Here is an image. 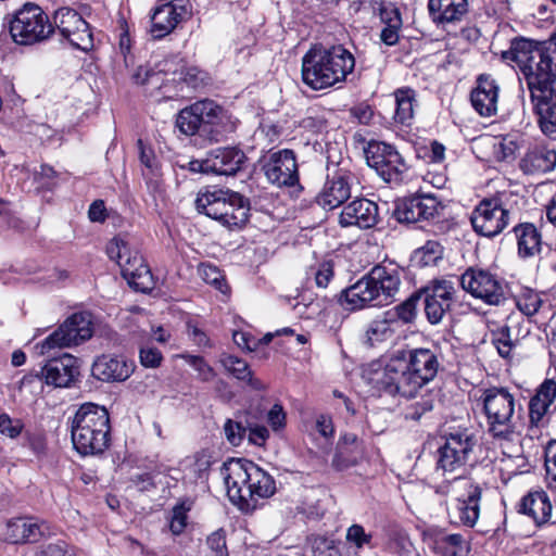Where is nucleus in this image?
I'll return each instance as SVG.
<instances>
[{
    "instance_id": "1",
    "label": "nucleus",
    "mask_w": 556,
    "mask_h": 556,
    "mask_svg": "<svg viewBox=\"0 0 556 556\" xmlns=\"http://www.w3.org/2000/svg\"><path fill=\"white\" fill-rule=\"evenodd\" d=\"M227 495L242 511L255 509L257 501L270 497L275 480L253 462L231 458L220 467Z\"/></svg>"
},
{
    "instance_id": "2",
    "label": "nucleus",
    "mask_w": 556,
    "mask_h": 556,
    "mask_svg": "<svg viewBox=\"0 0 556 556\" xmlns=\"http://www.w3.org/2000/svg\"><path fill=\"white\" fill-rule=\"evenodd\" d=\"M239 119L210 99L198 100L181 109L175 126L185 136H199L210 142H219L236 131Z\"/></svg>"
},
{
    "instance_id": "3",
    "label": "nucleus",
    "mask_w": 556,
    "mask_h": 556,
    "mask_svg": "<svg viewBox=\"0 0 556 556\" xmlns=\"http://www.w3.org/2000/svg\"><path fill=\"white\" fill-rule=\"evenodd\" d=\"M355 67V58L343 45L316 46L302 59V79L313 90L344 83Z\"/></svg>"
},
{
    "instance_id": "4",
    "label": "nucleus",
    "mask_w": 556,
    "mask_h": 556,
    "mask_svg": "<svg viewBox=\"0 0 556 556\" xmlns=\"http://www.w3.org/2000/svg\"><path fill=\"white\" fill-rule=\"evenodd\" d=\"M401 286L394 267L375 266L355 283L341 291L339 301L348 311H361L391 303Z\"/></svg>"
},
{
    "instance_id": "5",
    "label": "nucleus",
    "mask_w": 556,
    "mask_h": 556,
    "mask_svg": "<svg viewBox=\"0 0 556 556\" xmlns=\"http://www.w3.org/2000/svg\"><path fill=\"white\" fill-rule=\"evenodd\" d=\"M503 59L519 68L530 90V96L539 90L556 85L553 72V58L543 43L520 38L511 41L510 48L504 51Z\"/></svg>"
},
{
    "instance_id": "6",
    "label": "nucleus",
    "mask_w": 556,
    "mask_h": 556,
    "mask_svg": "<svg viewBox=\"0 0 556 556\" xmlns=\"http://www.w3.org/2000/svg\"><path fill=\"white\" fill-rule=\"evenodd\" d=\"M74 448L83 456L102 454L110 445V414L104 406L85 403L71 421Z\"/></svg>"
},
{
    "instance_id": "7",
    "label": "nucleus",
    "mask_w": 556,
    "mask_h": 556,
    "mask_svg": "<svg viewBox=\"0 0 556 556\" xmlns=\"http://www.w3.org/2000/svg\"><path fill=\"white\" fill-rule=\"evenodd\" d=\"M481 402L488 433L498 442H513L518 437L515 396L505 388H490L483 391Z\"/></svg>"
},
{
    "instance_id": "8",
    "label": "nucleus",
    "mask_w": 556,
    "mask_h": 556,
    "mask_svg": "<svg viewBox=\"0 0 556 556\" xmlns=\"http://www.w3.org/2000/svg\"><path fill=\"white\" fill-rule=\"evenodd\" d=\"M363 377L372 389L389 395L399 394L412 397L421 389L401 352L389 358L383 365L381 363L370 364Z\"/></svg>"
},
{
    "instance_id": "9",
    "label": "nucleus",
    "mask_w": 556,
    "mask_h": 556,
    "mask_svg": "<svg viewBox=\"0 0 556 556\" xmlns=\"http://www.w3.org/2000/svg\"><path fill=\"white\" fill-rule=\"evenodd\" d=\"M478 444L477 432L469 428H457L444 435V443L437 451V470L452 478L465 477L473 463Z\"/></svg>"
},
{
    "instance_id": "10",
    "label": "nucleus",
    "mask_w": 556,
    "mask_h": 556,
    "mask_svg": "<svg viewBox=\"0 0 556 556\" xmlns=\"http://www.w3.org/2000/svg\"><path fill=\"white\" fill-rule=\"evenodd\" d=\"M106 254L118 264L123 277L135 290L147 292L152 288L151 271L128 236L118 235L110 240Z\"/></svg>"
},
{
    "instance_id": "11",
    "label": "nucleus",
    "mask_w": 556,
    "mask_h": 556,
    "mask_svg": "<svg viewBox=\"0 0 556 556\" xmlns=\"http://www.w3.org/2000/svg\"><path fill=\"white\" fill-rule=\"evenodd\" d=\"M8 23L10 35L17 45L39 43L54 33V26L47 13L34 3H25L8 18Z\"/></svg>"
},
{
    "instance_id": "12",
    "label": "nucleus",
    "mask_w": 556,
    "mask_h": 556,
    "mask_svg": "<svg viewBox=\"0 0 556 556\" xmlns=\"http://www.w3.org/2000/svg\"><path fill=\"white\" fill-rule=\"evenodd\" d=\"M417 296H409L401 304L383 312L371 320L365 331V339L369 345L392 340L401 336L406 326L416 318Z\"/></svg>"
},
{
    "instance_id": "13",
    "label": "nucleus",
    "mask_w": 556,
    "mask_h": 556,
    "mask_svg": "<svg viewBox=\"0 0 556 556\" xmlns=\"http://www.w3.org/2000/svg\"><path fill=\"white\" fill-rule=\"evenodd\" d=\"M440 490L451 494L455 501L451 517L455 522L473 527L480 515L481 489L467 477L446 478Z\"/></svg>"
},
{
    "instance_id": "14",
    "label": "nucleus",
    "mask_w": 556,
    "mask_h": 556,
    "mask_svg": "<svg viewBox=\"0 0 556 556\" xmlns=\"http://www.w3.org/2000/svg\"><path fill=\"white\" fill-rule=\"evenodd\" d=\"M93 328L91 314L75 313L70 316L56 330L36 344L39 354H50L56 349L78 345L92 337Z\"/></svg>"
},
{
    "instance_id": "15",
    "label": "nucleus",
    "mask_w": 556,
    "mask_h": 556,
    "mask_svg": "<svg viewBox=\"0 0 556 556\" xmlns=\"http://www.w3.org/2000/svg\"><path fill=\"white\" fill-rule=\"evenodd\" d=\"M459 282L466 292L488 305L498 306L507 299L505 280L489 269L469 267L460 276Z\"/></svg>"
},
{
    "instance_id": "16",
    "label": "nucleus",
    "mask_w": 556,
    "mask_h": 556,
    "mask_svg": "<svg viewBox=\"0 0 556 556\" xmlns=\"http://www.w3.org/2000/svg\"><path fill=\"white\" fill-rule=\"evenodd\" d=\"M364 153L367 164L386 182L400 185L406 179L408 166L393 146L380 141H369Z\"/></svg>"
},
{
    "instance_id": "17",
    "label": "nucleus",
    "mask_w": 556,
    "mask_h": 556,
    "mask_svg": "<svg viewBox=\"0 0 556 556\" xmlns=\"http://www.w3.org/2000/svg\"><path fill=\"white\" fill-rule=\"evenodd\" d=\"M456 294V282L451 278L442 277L428 281L412 296H417V302L424 298L426 317L430 324L437 325L451 309Z\"/></svg>"
},
{
    "instance_id": "18",
    "label": "nucleus",
    "mask_w": 556,
    "mask_h": 556,
    "mask_svg": "<svg viewBox=\"0 0 556 556\" xmlns=\"http://www.w3.org/2000/svg\"><path fill=\"white\" fill-rule=\"evenodd\" d=\"M476 232L484 237L501 233L509 223V211L503 206L500 197L483 199L470 216Z\"/></svg>"
},
{
    "instance_id": "19",
    "label": "nucleus",
    "mask_w": 556,
    "mask_h": 556,
    "mask_svg": "<svg viewBox=\"0 0 556 556\" xmlns=\"http://www.w3.org/2000/svg\"><path fill=\"white\" fill-rule=\"evenodd\" d=\"M53 24L68 42L83 51L93 48V36L89 24L70 8H60L53 16Z\"/></svg>"
},
{
    "instance_id": "20",
    "label": "nucleus",
    "mask_w": 556,
    "mask_h": 556,
    "mask_svg": "<svg viewBox=\"0 0 556 556\" xmlns=\"http://www.w3.org/2000/svg\"><path fill=\"white\" fill-rule=\"evenodd\" d=\"M263 170L267 180L278 187H292L299 182L295 154L291 150L270 153L264 162Z\"/></svg>"
},
{
    "instance_id": "21",
    "label": "nucleus",
    "mask_w": 556,
    "mask_h": 556,
    "mask_svg": "<svg viewBox=\"0 0 556 556\" xmlns=\"http://www.w3.org/2000/svg\"><path fill=\"white\" fill-rule=\"evenodd\" d=\"M440 210V203L432 195H416L397 203L394 215L400 223H417L433 219Z\"/></svg>"
},
{
    "instance_id": "22",
    "label": "nucleus",
    "mask_w": 556,
    "mask_h": 556,
    "mask_svg": "<svg viewBox=\"0 0 556 556\" xmlns=\"http://www.w3.org/2000/svg\"><path fill=\"white\" fill-rule=\"evenodd\" d=\"M401 354L420 388L435 378L440 362L434 351L420 348L403 351Z\"/></svg>"
},
{
    "instance_id": "23",
    "label": "nucleus",
    "mask_w": 556,
    "mask_h": 556,
    "mask_svg": "<svg viewBox=\"0 0 556 556\" xmlns=\"http://www.w3.org/2000/svg\"><path fill=\"white\" fill-rule=\"evenodd\" d=\"M186 14V7L177 1L162 3L155 7L150 16V35L154 39L166 37L176 28Z\"/></svg>"
},
{
    "instance_id": "24",
    "label": "nucleus",
    "mask_w": 556,
    "mask_h": 556,
    "mask_svg": "<svg viewBox=\"0 0 556 556\" xmlns=\"http://www.w3.org/2000/svg\"><path fill=\"white\" fill-rule=\"evenodd\" d=\"M79 375L78 361L71 354L52 358L40 370V379L55 388H67Z\"/></svg>"
},
{
    "instance_id": "25",
    "label": "nucleus",
    "mask_w": 556,
    "mask_h": 556,
    "mask_svg": "<svg viewBox=\"0 0 556 556\" xmlns=\"http://www.w3.org/2000/svg\"><path fill=\"white\" fill-rule=\"evenodd\" d=\"M353 176L338 172L329 177L321 191L318 193L317 203L325 210H333L341 206L352 194Z\"/></svg>"
},
{
    "instance_id": "26",
    "label": "nucleus",
    "mask_w": 556,
    "mask_h": 556,
    "mask_svg": "<svg viewBox=\"0 0 556 556\" xmlns=\"http://www.w3.org/2000/svg\"><path fill=\"white\" fill-rule=\"evenodd\" d=\"M530 97L540 130L546 137L556 139V85Z\"/></svg>"
},
{
    "instance_id": "27",
    "label": "nucleus",
    "mask_w": 556,
    "mask_h": 556,
    "mask_svg": "<svg viewBox=\"0 0 556 556\" xmlns=\"http://www.w3.org/2000/svg\"><path fill=\"white\" fill-rule=\"evenodd\" d=\"M378 216V205L375 202L356 199L343 207L339 223L342 227L357 226L368 229L377 224Z\"/></svg>"
},
{
    "instance_id": "28",
    "label": "nucleus",
    "mask_w": 556,
    "mask_h": 556,
    "mask_svg": "<svg viewBox=\"0 0 556 556\" xmlns=\"http://www.w3.org/2000/svg\"><path fill=\"white\" fill-rule=\"evenodd\" d=\"M48 526L31 517L13 518L7 522L5 541L12 544L34 543L48 532Z\"/></svg>"
},
{
    "instance_id": "29",
    "label": "nucleus",
    "mask_w": 556,
    "mask_h": 556,
    "mask_svg": "<svg viewBox=\"0 0 556 556\" xmlns=\"http://www.w3.org/2000/svg\"><path fill=\"white\" fill-rule=\"evenodd\" d=\"M498 90V85L490 76H479L470 100L473 109L481 116L491 117L497 113Z\"/></svg>"
},
{
    "instance_id": "30",
    "label": "nucleus",
    "mask_w": 556,
    "mask_h": 556,
    "mask_svg": "<svg viewBox=\"0 0 556 556\" xmlns=\"http://www.w3.org/2000/svg\"><path fill=\"white\" fill-rule=\"evenodd\" d=\"M134 371V363L121 356L102 355L92 365V375L102 381H125Z\"/></svg>"
},
{
    "instance_id": "31",
    "label": "nucleus",
    "mask_w": 556,
    "mask_h": 556,
    "mask_svg": "<svg viewBox=\"0 0 556 556\" xmlns=\"http://www.w3.org/2000/svg\"><path fill=\"white\" fill-rule=\"evenodd\" d=\"M247 157L236 147L216 148L208 152V168L216 175H235L241 169Z\"/></svg>"
},
{
    "instance_id": "32",
    "label": "nucleus",
    "mask_w": 556,
    "mask_h": 556,
    "mask_svg": "<svg viewBox=\"0 0 556 556\" xmlns=\"http://www.w3.org/2000/svg\"><path fill=\"white\" fill-rule=\"evenodd\" d=\"M556 166V151L547 146L536 144L527 150L520 160V169L528 175L545 174Z\"/></svg>"
},
{
    "instance_id": "33",
    "label": "nucleus",
    "mask_w": 556,
    "mask_h": 556,
    "mask_svg": "<svg viewBox=\"0 0 556 556\" xmlns=\"http://www.w3.org/2000/svg\"><path fill=\"white\" fill-rule=\"evenodd\" d=\"M429 14L434 24L445 27L459 22L468 11L467 0H429Z\"/></svg>"
},
{
    "instance_id": "34",
    "label": "nucleus",
    "mask_w": 556,
    "mask_h": 556,
    "mask_svg": "<svg viewBox=\"0 0 556 556\" xmlns=\"http://www.w3.org/2000/svg\"><path fill=\"white\" fill-rule=\"evenodd\" d=\"M552 509L549 496L543 490L529 492L519 504V511L533 519L536 526L551 521Z\"/></svg>"
},
{
    "instance_id": "35",
    "label": "nucleus",
    "mask_w": 556,
    "mask_h": 556,
    "mask_svg": "<svg viewBox=\"0 0 556 556\" xmlns=\"http://www.w3.org/2000/svg\"><path fill=\"white\" fill-rule=\"evenodd\" d=\"M517 240L518 256L526 260L540 254L542 250V235L531 223H522L514 227Z\"/></svg>"
},
{
    "instance_id": "36",
    "label": "nucleus",
    "mask_w": 556,
    "mask_h": 556,
    "mask_svg": "<svg viewBox=\"0 0 556 556\" xmlns=\"http://www.w3.org/2000/svg\"><path fill=\"white\" fill-rule=\"evenodd\" d=\"M230 190L228 189H206L200 191L195 199V208L199 213L205 214L212 219L220 222L223 208L229 201Z\"/></svg>"
},
{
    "instance_id": "37",
    "label": "nucleus",
    "mask_w": 556,
    "mask_h": 556,
    "mask_svg": "<svg viewBox=\"0 0 556 556\" xmlns=\"http://www.w3.org/2000/svg\"><path fill=\"white\" fill-rule=\"evenodd\" d=\"M431 548L441 556H466L469 544L459 533L440 532L431 539Z\"/></svg>"
},
{
    "instance_id": "38",
    "label": "nucleus",
    "mask_w": 556,
    "mask_h": 556,
    "mask_svg": "<svg viewBox=\"0 0 556 556\" xmlns=\"http://www.w3.org/2000/svg\"><path fill=\"white\" fill-rule=\"evenodd\" d=\"M229 201L226 202L223 208V216L220 224L231 228L244 225L249 217V203L238 192L230 191Z\"/></svg>"
},
{
    "instance_id": "39",
    "label": "nucleus",
    "mask_w": 556,
    "mask_h": 556,
    "mask_svg": "<svg viewBox=\"0 0 556 556\" xmlns=\"http://www.w3.org/2000/svg\"><path fill=\"white\" fill-rule=\"evenodd\" d=\"M395 101L394 121L403 126H410L417 106L416 91L409 87L399 88L393 92Z\"/></svg>"
},
{
    "instance_id": "40",
    "label": "nucleus",
    "mask_w": 556,
    "mask_h": 556,
    "mask_svg": "<svg viewBox=\"0 0 556 556\" xmlns=\"http://www.w3.org/2000/svg\"><path fill=\"white\" fill-rule=\"evenodd\" d=\"M443 257V247L435 240L427 241L414 251L412 262L418 267L435 265Z\"/></svg>"
},
{
    "instance_id": "41",
    "label": "nucleus",
    "mask_w": 556,
    "mask_h": 556,
    "mask_svg": "<svg viewBox=\"0 0 556 556\" xmlns=\"http://www.w3.org/2000/svg\"><path fill=\"white\" fill-rule=\"evenodd\" d=\"M334 276L332 261H320L311 265L306 270V279H313L316 287L325 289Z\"/></svg>"
},
{
    "instance_id": "42",
    "label": "nucleus",
    "mask_w": 556,
    "mask_h": 556,
    "mask_svg": "<svg viewBox=\"0 0 556 556\" xmlns=\"http://www.w3.org/2000/svg\"><path fill=\"white\" fill-rule=\"evenodd\" d=\"M491 340L500 356L509 358L516 346L517 340L511 338L510 328L507 325L493 330Z\"/></svg>"
},
{
    "instance_id": "43",
    "label": "nucleus",
    "mask_w": 556,
    "mask_h": 556,
    "mask_svg": "<svg viewBox=\"0 0 556 556\" xmlns=\"http://www.w3.org/2000/svg\"><path fill=\"white\" fill-rule=\"evenodd\" d=\"M516 305L522 314L533 316L539 312L542 299L536 291L530 288H522L516 296Z\"/></svg>"
},
{
    "instance_id": "44",
    "label": "nucleus",
    "mask_w": 556,
    "mask_h": 556,
    "mask_svg": "<svg viewBox=\"0 0 556 556\" xmlns=\"http://www.w3.org/2000/svg\"><path fill=\"white\" fill-rule=\"evenodd\" d=\"M199 276L207 285L226 294L229 290L225 277L218 267L208 263H202L198 268Z\"/></svg>"
},
{
    "instance_id": "45",
    "label": "nucleus",
    "mask_w": 556,
    "mask_h": 556,
    "mask_svg": "<svg viewBox=\"0 0 556 556\" xmlns=\"http://www.w3.org/2000/svg\"><path fill=\"white\" fill-rule=\"evenodd\" d=\"M219 363L227 372L239 380H245L251 374L248 363L236 355L223 353L219 356Z\"/></svg>"
},
{
    "instance_id": "46",
    "label": "nucleus",
    "mask_w": 556,
    "mask_h": 556,
    "mask_svg": "<svg viewBox=\"0 0 556 556\" xmlns=\"http://www.w3.org/2000/svg\"><path fill=\"white\" fill-rule=\"evenodd\" d=\"M180 357L198 372V378L200 380L211 381L214 379V369L206 363V361L202 356L184 354Z\"/></svg>"
},
{
    "instance_id": "47",
    "label": "nucleus",
    "mask_w": 556,
    "mask_h": 556,
    "mask_svg": "<svg viewBox=\"0 0 556 556\" xmlns=\"http://www.w3.org/2000/svg\"><path fill=\"white\" fill-rule=\"evenodd\" d=\"M356 464V457L345 443H339L332 459V467L339 471L345 470Z\"/></svg>"
},
{
    "instance_id": "48",
    "label": "nucleus",
    "mask_w": 556,
    "mask_h": 556,
    "mask_svg": "<svg viewBox=\"0 0 556 556\" xmlns=\"http://www.w3.org/2000/svg\"><path fill=\"white\" fill-rule=\"evenodd\" d=\"M379 16L384 26L402 27V17L399 9L393 3H380Z\"/></svg>"
},
{
    "instance_id": "49",
    "label": "nucleus",
    "mask_w": 556,
    "mask_h": 556,
    "mask_svg": "<svg viewBox=\"0 0 556 556\" xmlns=\"http://www.w3.org/2000/svg\"><path fill=\"white\" fill-rule=\"evenodd\" d=\"M224 432L227 441L232 446H239L247 435V428L238 421L227 419L224 425Z\"/></svg>"
},
{
    "instance_id": "50",
    "label": "nucleus",
    "mask_w": 556,
    "mask_h": 556,
    "mask_svg": "<svg viewBox=\"0 0 556 556\" xmlns=\"http://www.w3.org/2000/svg\"><path fill=\"white\" fill-rule=\"evenodd\" d=\"M24 428V424L21 419H13L8 414H0V432L10 438H17Z\"/></svg>"
},
{
    "instance_id": "51",
    "label": "nucleus",
    "mask_w": 556,
    "mask_h": 556,
    "mask_svg": "<svg viewBox=\"0 0 556 556\" xmlns=\"http://www.w3.org/2000/svg\"><path fill=\"white\" fill-rule=\"evenodd\" d=\"M139 159L141 164L149 170L151 175H156L159 172V162L154 154V151L146 147L141 139L138 140Z\"/></svg>"
},
{
    "instance_id": "52",
    "label": "nucleus",
    "mask_w": 556,
    "mask_h": 556,
    "mask_svg": "<svg viewBox=\"0 0 556 556\" xmlns=\"http://www.w3.org/2000/svg\"><path fill=\"white\" fill-rule=\"evenodd\" d=\"M139 358L143 367L157 368L163 361V355L156 348L147 345L140 349Z\"/></svg>"
},
{
    "instance_id": "53",
    "label": "nucleus",
    "mask_w": 556,
    "mask_h": 556,
    "mask_svg": "<svg viewBox=\"0 0 556 556\" xmlns=\"http://www.w3.org/2000/svg\"><path fill=\"white\" fill-rule=\"evenodd\" d=\"M165 72V68L161 67V65L156 66V70H148L142 66H140L137 72L134 74V79L137 84H149L154 87L159 86V76L161 73Z\"/></svg>"
},
{
    "instance_id": "54",
    "label": "nucleus",
    "mask_w": 556,
    "mask_h": 556,
    "mask_svg": "<svg viewBox=\"0 0 556 556\" xmlns=\"http://www.w3.org/2000/svg\"><path fill=\"white\" fill-rule=\"evenodd\" d=\"M302 300H303V303L302 304L298 303L296 308L300 314L305 316V318L313 319V318L318 317L323 313V311L325 308L324 301L311 300L306 303L305 296H303Z\"/></svg>"
},
{
    "instance_id": "55",
    "label": "nucleus",
    "mask_w": 556,
    "mask_h": 556,
    "mask_svg": "<svg viewBox=\"0 0 556 556\" xmlns=\"http://www.w3.org/2000/svg\"><path fill=\"white\" fill-rule=\"evenodd\" d=\"M549 406L551 404L540 400V397L533 396L529 403L530 422L536 426L547 413Z\"/></svg>"
},
{
    "instance_id": "56",
    "label": "nucleus",
    "mask_w": 556,
    "mask_h": 556,
    "mask_svg": "<svg viewBox=\"0 0 556 556\" xmlns=\"http://www.w3.org/2000/svg\"><path fill=\"white\" fill-rule=\"evenodd\" d=\"M314 556H339L338 548L334 546L333 541L326 538H316L313 541Z\"/></svg>"
},
{
    "instance_id": "57",
    "label": "nucleus",
    "mask_w": 556,
    "mask_h": 556,
    "mask_svg": "<svg viewBox=\"0 0 556 556\" xmlns=\"http://www.w3.org/2000/svg\"><path fill=\"white\" fill-rule=\"evenodd\" d=\"M433 400L430 396L422 397L420 401L414 403L406 413V418L419 420L424 414L432 410Z\"/></svg>"
},
{
    "instance_id": "58",
    "label": "nucleus",
    "mask_w": 556,
    "mask_h": 556,
    "mask_svg": "<svg viewBox=\"0 0 556 556\" xmlns=\"http://www.w3.org/2000/svg\"><path fill=\"white\" fill-rule=\"evenodd\" d=\"M187 526V511L182 505L175 506L173 509L169 529L174 534H180Z\"/></svg>"
},
{
    "instance_id": "59",
    "label": "nucleus",
    "mask_w": 556,
    "mask_h": 556,
    "mask_svg": "<svg viewBox=\"0 0 556 556\" xmlns=\"http://www.w3.org/2000/svg\"><path fill=\"white\" fill-rule=\"evenodd\" d=\"M232 339L238 348L250 352L255 351L260 345L257 338L247 331H235Z\"/></svg>"
},
{
    "instance_id": "60",
    "label": "nucleus",
    "mask_w": 556,
    "mask_h": 556,
    "mask_svg": "<svg viewBox=\"0 0 556 556\" xmlns=\"http://www.w3.org/2000/svg\"><path fill=\"white\" fill-rule=\"evenodd\" d=\"M371 539L370 534H367L364 528L359 525H353L348 529L346 540L361 548L366 544H369Z\"/></svg>"
},
{
    "instance_id": "61",
    "label": "nucleus",
    "mask_w": 556,
    "mask_h": 556,
    "mask_svg": "<svg viewBox=\"0 0 556 556\" xmlns=\"http://www.w3.org/2000/svg\"><path fill=\"white\" fill-rule=\"evenodd\" d=\"M267 421L275 430H280L286 425V413L280 404H275L267 414Z\"/></svg>"
},
{
    "instance_id": "62",
    "label": "nucleus",
    "mask_w": 556,
    "mask_h": 556,
    "mask_svg": "<svg viewBox=\"0 0 556 556\" xmlns=\"http://www.w3.org/2000/svg\"><path fill=\"white\" fill-rule=\"evenodd\" d=\"M207 545L215 556H228L225 535L222 531H216L207 538Z\"/></svg>"
},
{
    "instance_id": "63",
    "label": "nucleus",
    "mask_w": 556,
    "mask_h": 556,
    "mask_svg": "<svg viewBox=\"0 0 556 556\" xmlns=\"http://www.w3.org/2000/svg\"><path fill=\"white\" fill-rule=\"evenodd\" d=\"M351 115L356 118L359 124L369 125L374 118V110L366 103H359L351 109Z\"/></svg>"
},
{
    "instance_id": "64",
    "label": "nucleus",
    "mask_w": 556,
    "mask_h": 556,
    "mask_svg": "<svg viewBox=\"0 0 556 556\" xmlns=\"http://www.w3.org/2000/svg\"><path fill=\"white\" fill-rule=\"evenodd\" d=\"M534 396L552 405L556 399V382L551 379L545 380Z\"/></svg>"
}]
</instances>
